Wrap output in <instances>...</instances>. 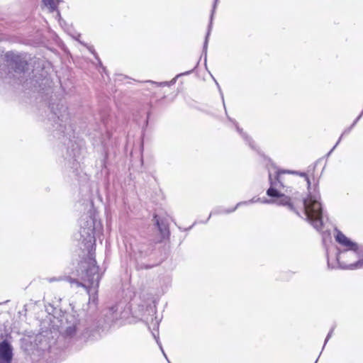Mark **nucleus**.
<instances>
[{"label":"nucleus","instance_id":"nucleus-1","mask_svg":"<svg viewBox=\"0 0 363 363\" xmlns=\"http://www.w3.org/2000/svg\"><path fill=\"white\" fill-rule=\"evenodd\" d=\"M89 206V211L82 215L79 220L81 241L84 250L87 251L86 257L79 262L76 269V275L81 281L72 278L68 280L70 283H76L77 286L84 287L90 294L97 292L101 277L95 259V250L96 238H100L102 235L103 226L97 218L92 202Z\"/></svg>","mask_w":363,"mask_h":363},{"label":"nucleus","instance_id":"nucleus-2","mask_svg":"<svg viewBox=\"0 0 363 363\" xmlns=\"http://www.w3.org/2000/svg\"><path fill=\"white\" fill-rule=\"evenodd\" d=\"M270 187L267 195L271 198H277V205L283 206L309 222L317 230L323 227V211L320 203V195L315 186L306 198L299 196L298 193L293 194L291 187L286 186L279 172H276L274 179L269 174Z\"/></svg>","mask_w":363,"mask_h":363},{"label":"nucleus","instance_id":"nucleus-3","mask_svg":"<svg viewBox=\"0 0 363 363\" xmlns=\"http://www.w3.org/2000/svg\"><path fill=\"white\" fill-rule=\"evenodd\" d=\"M67 325L63 332L66 339L73 342H86L93 335L94 329L91 328L86 321L76 318L74 315L67 314L65 316Z\"/></svg>","mask_w":363,"mask_h":363},{"label":"nucleus","instance_id":"nucleus-4","mask_svg":"<svg viewBox=\"0 0 363 363\" xmlns=\"http://www.w3.org/2000/svg\"><path fill=\"white\" fill-rule=\"evenodd\" d=\"M335 240L343 247L342 250L337 249L336 254V261L341 269H342L344 264H350V263L345 261V258L351 257L357 259L363 257V245L352 241L341 231H337Z\"/></svg>","mask_w":363,"mask_h":363},{"label":"nucleus","instance_id":"nucleus-5","mask_svg":"<svg viewBox=\"0 0 363 363\" xmlns=\"http://www.w3.org/2000/svg\"><path fill=\"white\" fill-rule=\"evenodd\" d=\"M155 250V245L150 241H141L135 244L132 247V257L135 261L137 270L149 269L154 265L145 264L144 259L149 257Z\"/></svg>","mask_w":363,"mask_h":363},{"label":"nucleus","instance_id":"nucleus-6","mask_svg":"<svg viewBox=\"0 0 363 363\" xmlns=\"http://www.w3.org/2000/svg\"><path fill=\"white\" fill-rule=\"evenodd\" d=\"M50 108L52 113L51 118L55 123L53 126L55 128V130L65 135L67 132V125L71 128L67 107L62 103H58L57 104L52 103L50 104Z\"/></svg>","mask_w":363,"mask_h":363},{"label":"nucleus","instance_id":"nucleus-7","mask_svg":"<svg viewBox=\"0 0 363 363\" xmlns=\"http://www.w3.org/2000/svg\"><path fill=\"white\" fill-rule=\"evenodd\" d=\"M65 157V166L72 173V177L78 179L82 173L80 162L82 160V148L76 143L70 142Z\"/></svg>","mask_w":363,"mask_h":363},{"label":"nucleus","instance_id":"nucleus-8","mask_svg":"<svg viewBox=\"0 0 363 363\" xmlns=\"http://www.w3.org/2000/svg\"><path fill=\"white\" fill-rule=\"evenodd\" d=\"M89 135L91 137L95 144H101L104 147H106L111 137V133L108 127V118L104 115L101 116V123L96 124V128H94L93 132L89 133Z\"/></svg>","mask_w":363,"mask_h":363},{"label":"nucleus","instance_id":"nucleus-9","mask_svg":"<svg viewBox=\"0 0 363 363\" xmlns=\"http://www.w3.org/2000/svg\"><path fill=\"white\" fill-rule=\"evenodd\" d=\"M7 61L11 64L12 68L16 73H24L28 69L27 60L21 55L13 52H7L6 53Z\"/></svg>","mask_w":363,"mask_h":363},{"label":"nucleus","instance_id":"nucleus-10","mask_svg":"<svg viewBox=\"0 0 363 363\" xmlns=\"http://www.w3.org/2000/svg\"><path fill=\"white\" fill-rule=\"evenodd\" d=\"M13 357V347L7 340L0 342V361L11 363Z\"/></svg>","mask_w":363,"mask_h":363},{"label":"nucleus","instance_id":"nucleus-11","mask_svg":"<svg viewBox=\"0 0 363 363\" xmlns=\"http://www.w3.org/2000/svg\"><path fill=\"white\" fill-rule=\"evenodd\" d=\"M218 1V0H215V1L213 3V8H212V10H211V16H210V21H209V23H208V26L207 33H206V37H205V40H204V42H203V53H202V55L204 56L205 63L206 62V58H207V49H208V39H209V36L211 35V30H212L213 16H214V13H215V11H216V6H217Z\"/></svg>","mask_w":363,"mask_h":363},{"label":"nucleus","instance_id":"nucleus-12","mask_svg":"<svg viewBox=\"0 0 363 363\" xmlns=\"http://www.w3.org/2000/svg\"><path fill=\"white\" fill-rule=\"evenodd\" d=\"M154 220H155V225L160 233L162 238H168L169 237L170 232L169 230V223L167 220L158 216L157 214L154 215Z\"/></svg>","mask_w":363,"mask_h":363},{"label":"nucleus","instance_id":"nucleus-13","mask_svg":"<svg viewBox=\"0 0 363 363\" xmlns=\"http://www.w3.org/2000/svg\"><path fill=\"white\" fill-rule=\"evenodd\" d=\"M121 311H119V305L115 304L113 306L108 308L105 313V322L108 324H111L121 317Z\"/></svg>","mask_w":363,"mask_h":363},{"label":"nucleus","instance_id":"nucleus-14","mask_svg":"<svg viewBox=\"0 0 363 363\" xmlns=\"http://www.w3.org/2000/svg\"><path fill=\"white\" fill-rule=\"evenodd\" d=\"M159 325H160V320H157V318H155V319H153L152 318V321H151V326L149 325V329L151 330V327L152 328V336L154 337V338L155 339L156 342H157V344L158 345V346L160 347L162 354H164V356L165 357V358L167 359V357L162 348V344L160 341V339H159ZM169 363H170V362L169 360H167Z\"/></svg>","mask_w":363,"mask_h":363},{"label":"nucleus","instance_id":"nucleus-15","mask_svg":"<svg viewBox=\"0 0 363 363\" xmlns=\"http://www.w3.org/2000/svg\"><path fill=\"white\" fill-rule=\"evenodd\" d=\"M228 118L230 121L233 122L236 128L237 131L243 138V140L246 142V143L254 150L257 151V147L256 146L253 140L246 133L243 131L242 128H240L238 124V123L232 119L231 118L228 116Z\"/></svg>","mask_w":363,"mask_h":363},{"label":"nucleus","instance_id":"nucleus-16","mask_svg":"<svg viewBox=\"0 0 363 363\" xmlns=\"http://www.w3.org/2000/svg\"><path fill=\"white\" fill-rule=\"evenodd\" d=\"M61 0H42L43 5L46 7L50 13L56 11V18H61L60 13L57 9Z\"/></svg>","mask_w":363,"mask_h":363},{"label":"nucleus","instance_id":"nucleus-17","mask_svg":"<svg viewBox=\"0 0 363 363\" xmlns=\"http://www.w3.org/2000/svg\"><path fill=\"white\" fill-rule=\"evenodd\" d=\"M198 65H199V62L196 63V65L194 66V67L192 69L185 72L184 73L177 74V77L175 78H174L169 83L167 82L157 83V82H153L151 80L146 81L145 82L150 84L151 85L156 86H167V85H169V84H174L176 82V79L177 77H179V76H182V75H187V74L192 73L194 72V70L197 67Z\"/></svg>","mask_w":363,"mask_h":363},{"label":"nucleus","instance_id":"nucleus-18","mask_svg":"<svg viewBox=\"0 0 363 363\" xmlns=\"http://www.w3.org/2000/svg\"><path fill=\"white\" fill-rule=\"evenodd\" d=\"M257 202H260V203H271L273 201L272 200H269V199H261V198L257 197V196H254L252 199H251L250 200L238 202L237 203V206L238 208V207L242 206H247V205H250V204H252V203H257Z\"/></svg>","mask_w":363,"mask_h":363},{"label":"nucleus","instance_id":"nucleus-19","mask_svg":"<svg viewBox=\"0 0 363 363\" xmlns=\"http://www.w3.org/2000/svg\"><path fill=\"white\" fill-rule=\"evenodd\" d=\"M237 208H238L237 204L235 205V207H233L232 208H228V209L223 208L222 207H217L210 213L209 216L207 218V220L205 221V223H206L210 219L211 216H213V215L228 214V213L234 212Z\"/></svg>","mask_w":363,"mask_h":363},{"label":"nucleus","instance_id":"nucleus-20","mask_svg":"<svg viewBox=\"0 0 363 363\" xmlns=\"http://www.w3.org/2000/svg\"><path fill=\"white\" fill-rule=\"evenodd\" d=\"M363 266V257L357 258V260L353 262L350 263V264H343L342 269H355L359 267H362Z\"/></svg>","mask_w":363,"mask_h":363},{"label":"nucleus","instance_id":"nucleus-21","mask_svg":"<svg viewBox=\"0 0 363 363\" xmlns=\"http://www.w3.org/2000/svg\"><path fill=\"white\" fill-rule=\"evenodd\" d=\"M279 172H280V174L281 173L287 172V173H291V174H296V175L301 176L302 177H304L305 180L307 182L308 191H309V193L311 192V182H310V179L306 172H298V171H279Z\"/></svg>","mask_w":363,"mask_h":363},{"label":"nucleus","instance_id":"nucleus-22","mask_svg":"<svg viewBox=\"0 0 363 363\" xmlns=\"http://www.w3.org/2000/svg\"><path fill=\"white\" fill-rule=\"evenodd\" d=\"M79 43L84 45L85 47H86V48L88 49V50L91 53L93 54V55L94 56V57L96 58V60L98 61L99 65L101 67L102 69L104 72H106V67H104L103 65H102V63H101V61L100 60L97 53L95 51V49L94 48V46L92 45H89L87 44H85L84 43H82L81 41H79Z\"/></svg>","mask_w":363,"mask_h":363},{"label":"nucleus","instance_id":"nucleus-23","mask_svg":"<svg viewBox=\"0 0 363 363\" xmlns=\"http://www.w3.org/2000/svg\"><path fill=\"white\" fill-rule=\"evenodd\" d=\"M214 81H215V82L216 84V86H217V87H218V89L219 90L220 94L225 111H226V108H225V101H224V96H223V92L221 91L220 86L219 84L217 82V81L215 79H214ZM225 113H227V111H225Z\"/></svg>","mask_w":363,"mask_h":363},{"label":"nucleus","instance_id":"nucleus-24","mask_svg":"<svg viewBox=\"0 0 363 363\" xmlns=\"http://www.w3.org/2000/svg\"><path fill=\"white\" fill-rule=\"evenodd\" d=\"M334 329H335V327H333L329 333H328L327 336H326V338L325 340V342H324V345H323V347H325V345H326V343L328 342V341L329 340V339L332 337L333 335V331H334Z\"/></svg>","mask_w":363,"mask_h":363},{"label":"nucleus","instance_id":"nucleus-25","mask_svg":"<svg viewBox=\"0 0 363 363\" xmlns=\"http://www.w3.org/2000/svg\"><path fill=\"white\" fill-rule=\"evenodd\" d=\"M107 158H108V154L106 152L105 155H104V157L103 160L101 161V167H102V168H106V160H107Z\"/></svg>","mask_w":363,"mask_h":363},{"label":"nucleus","instance_id":"nucleus-26","mask_svg":"<svg viewBox=\"0 0 363 363\" xmlns=\"http://www.w3.org/2000/svg\"><path fill=\"white\" fill-rule=\"evenodd\" d=\"M353 128L354 127H352V125H350V127L347 128L346 129H345V130L342 132V135L340 136L342 137L344 135L349 134Z\"/></svg>","mask_w":363,"mask_h":363},{"label":"nucleus","instance_id":"nucleus-27","mask_svg":"<svg viewBox=\"0 0 363 363\" xmlns=\"http://www.w3.org/2000/svg\"><path fill=\"white\" fill-rule=\"evenodd\" d=\"M362 115H363V109H362V111L361 112V113L357 117V118L354 121V122L351 125L352 127H354L357 124V123L359 121V120L362 118Z\"/></svg>","mask_w":363,"mask_h":363},{"label":"nucleus","instance_id":"nucleus-28","mask_svg":"<svg viewBox=\"0 0 363 363\" xmlns=\"http://www.w3.org/2000/svg\"><path fill=\"white\" fill-rule=\"evenodd\" d=\"M342 140V136L340 137L339 140L336 143V144L334 145V147L330 150V151L327 154V156L328 157L330 155L331 152L335 150V148L337 146V145L340 143V140Z\"/></svg>","mask_w":363,"mask_h":363},{"label":"nucleus","instance_id":"nucleus-29","mask_svg":"<svg viewBox=\"0 0 363 363\" xmlns=\"http://www.w3.org/2000/svg\"><path fill=\"white\" fill-rule=\"evenodd\" d=\"M146 118L145 120V122H144V125H143V128H146L147 126V124H148V118H149V115L150 113L148 112L146 113Z\"/></svg>","mask_w":363,"mask_h":363},{"label":"nucleus","instance_id":"nucleus-30","mask_svg":"<svg viewBox=\"0 0 363 363\" xmlns=\"http://www.w3.org/2000/svg\"><path fill=\"white\" fill-rule=\"evenodd\" d=\"M328 266L329 268L333 269L335 267L332 265L329 261V259L328 258Z\"/></svg>","mask_w":363,"mask_h":363},{"label":"nucleus","instance_id":"nucleus-31","mask_svg":"<svg viewBox=\"0 0 363 363\" xmlns=\"http://www.w3.org/2000/svg\"><path fill=\"white\" fill-rule=\"evenodd\" d=\"M55 280H57L55 278H52V279H50L49 281H50V282H52V281H55Z\"/></svg>","mask_w":363,"mask_h":363},{"label":"nucleus","instance_id":"nucleus-32","mask_svg":"<svg viewBox=\"0 0 363 363\" xmlns=\"http://www.w3.org/2000/svg\"><path fill=\"white\" fill-rule=\"evenodd\" d=\"M316 163H315L314 167H313V170L315 169Z\"/></svg>","mask_w":363,"mask_h":363},{"label":"nucleus","instance_id":"nucleus-33","mask_svg":"<svg viewBox=\"0 0 363 363\" xmlns=\"http://www.w3.org/2000/svg\"><path fill=\"white\" fill-rule=\"evenodd\" d=\"M317 362H318V359H316V361L315 362V363H317Z\"/></svg>","mask_w":363,"mask_h":363}]
</instances>
